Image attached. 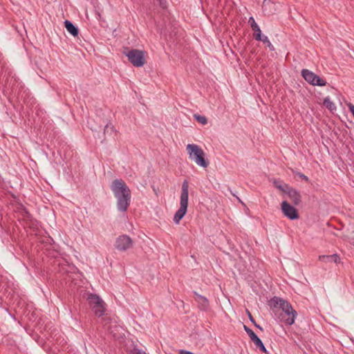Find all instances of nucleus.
<instances>
[{
    "mask_svg": "<svg viewBox=\"0 0 354 354\" xmlns=\"http://www.w3.org/2000/svg\"><path fill=\"white\" fill-rule=\"evenodd\" d=\"M195 300L198 303V308L202 311H208L209 310V300L204 296L198 294L197 292H194Z\"/></svg>",
    "mask_w": 354,
    "mask_h": 354,
    "instance_id": "obj_10",
    "label": "nucleus"
},
{
    "mask_svg": "<svg viewBox=\"0 0 354 354\" xmlns=\"http://www.w3.org/2000/svg\"><path fill=\"white\" fill-rule=\"evenodd\" d=\"M111 189L117 199V208L120 212H126L131 203V190L122 179H115L111 185Z\"/></svg>",
    "mask_w": 354,
    "mask_h": 354,
    "instance_id": "obj_1",
    "label": "nucleus"
},
{
    "mask_svg": "<svg viewBox=\"0 0 354 354\" xmlns=\"http://www.w3.org/2000/svg\"><path fill=\"white\" fill-rule=\"evenodd\" d=\"M246 312H247V314L248 315V318H249L250 321L252 324L255 323L256 322H255L254 317H252V314L250 313V312L248 310H247Z\"/></svg>",
    "mask_w": 354,
    "mask_h": 354,
    "instance_id": "obj_30",
    "label": "nucleus"
},
{
    "mask_svg": "<svg viewBox=\"0 0 354 354\" xmlns=\"http://www.w3.org/2000/svg\"><path fill=\"white\" fill-rule=\"evenodd\" d=\"M243 328L245 331L247 333L250 339L255 344L257 342L259 341L260 338L254 333V332L250 329L247 326L244 325Z\"/></svg>",
    "mask_w": 354,
    "mask_h": 354,
    "instance_id": "obj_15",
    "label": "nucleus"
},
{
    "mask_svg": "<svg viewBox=\"0 0 354 354\" xmlns=\"http://www.w3.org/2000/svg\"><path fill=\"white\" fill-rule=\"evenodd\" d=\"M254 344L261 352L268 354V352L261 339L257 342Z\"/></svg>",
    "mask_w": 354,
    "mask_h": 354,
    "instance_id": "obj_24",
    "label": "nucleus"
},
{
    "mask_svg": "<svg viewBox=\"0 0 354 354\" xmlns=\"http://www.w3.org/2000/svg\"><path fill=\"white\" fill-rule=\"evenodd\" d=\"M296 175H297L300 178H301L302 180H304V181H306V183H308L309 182V178L308 176H306V175H304V174L301 173V172H296L295 173Z\"/></svg>",
    "mask_w": 354,
    "mask_h": 354,
    "instance_id": "obj_25",
    "label": "nucleus"
},
{
    "mask_svg": "<svg viewBox=\"0 0 354 354\" xmlns=\"http://www.w3.org/2000/svg\"><path fill=\"white\" fill-rule=\"evenodd\" d=\"M64 26L67 31L73 36L76 37L78 35L79 30L77 27L75 26L71 21L68 20H65Z\"/></svg>",
    "mask_w": 354,
    "mask_h": 354,
    "instance_id": "obj_14",
    "label": "nucleus"
},
{
    "mask_svg": "<svg viewBox=\"0 0 354 354\" xmlns=\"http://www.w3.org/2000/svg\"><path fill=\"white\" fill-rule=\"evenodd\" d=\"M189 183L187 180H185L182 185V190L180 194V208L176 211L174 216V221L178 224L180 221L185 215L188 205V196H189Z\"/></svg>",
    "mask_w": 354,
    "mask_h": 354,
    "instance_id": "obj_2",
    "label": "nucleus"
},
{
    "mask_svg": "<svg viewBox=\"0 0 354 354\" xmlns=\"http://www.w3.org/2000/svg\"><path fill=\"white\" fill-rule=\"evenodd\" d=\"M273 184L276 188H277L280 191L283 192V193H285L286 192V190L288 189V188L289 187V185L288 184H286V183L283 184L279 180H274Z\"/></svg>",
    "mask_w": 354,
    "mask_h": 354,
    "instance_id": "obj_16",
    "label": "nucleus"
},
{
    "mask_svg": "<svg viewBox=\"0 0 354 354\" xmlns=\"http://www.w3.org/2000/svg\"><path fill=\"white\" fill-rule=\"evenodd\" d=\"M145 53L138 49H131L125 53L129 61L136 67L142 66L145 64Z\"/></svg>",
    "mask_w": 354,
    "mask_h": 354,
    "instance_id": "obj_5",
    "label": "nucleus"
},
{
    "mask_svg": "<svg viewBox=\"0 0 354 354\" xmlns=\"http://www.w3.org/2000/svg\"><path fill=\"white\" fill-rule=\"evenodd\" d=\"M273 3L270 2V1H266V0L263 1V8L264 9V10H266V8L267 6H269L270 5H272Z\"/></svg>",
    "mask_w": 354,
    "mask_h": 354,
    "instance_id": "obj_31",
    "label": "nucleus"
},
{
    "mask_svg": "<svg viewBox=\"0 0 354 354\" xmlns=\"http://www.w3.org/2000/svg\"><path fill=\"white\" fill-rule=\"evenodd\" d=\"M259 41H262L263 44H266L270 50L272 51L274 50L273 45L271 44L267 36L263 35L261 37V39H260Z\"/></svg>",
    "mask_w": 354,
    "mask_h": 354,
    "instance_id": "obj_20",
    "label": "nucleus"
},
{
    "mask_svg": "<svg viewBox=\"0 0 354 354\" xmlns=\"http://www.w3.org/2000/svg\"><path fill=\"white\" fill-rule=\"evenodd\" d=\"M282 311L284 315L287 316V318L282 317L281 320L288 326L292 325L295 323V319L297 315V311L293 309L290 304L288 306L286 305L285 309L282 310Z\"/></svg>",
    "mask_w": 354,
    "mask_h": 354,
    "instance_id": "obj_9",
    "label": "nucleus"
},
{
    "mask_svg": "<svg viewBox=\"0 0 354 354\" xmlns=\"http://www.w3.org/2000/svg\"><path fill=\"white\" fill-rule=\"evenodd\" d=\"M159 3V6L162 8L165 9L167 7V0H157Z\"/></svg>",
    "mask_w": 354,
    "mask_h": 354,
    "instance_id": "obj_26",
    "label": "nucleus"
},
{
    "mask_svg": "<svg viewBox=\"0 0 354 354\" xmlns=\"http://www.w3.org/2000/svg\"><path fill=\"white\" fill-rule=\"evenodd\" d=\"M289 304L290 303L288 301L278 297H274L269 301L270 308H272L274 310L277 308L282 310L285 309L286 305L288 306Z\"/></svg>",
    "mask_w": 354,
    "mask_h": 354,
    "instance_id": "obj_12",
    "label": "nucleus"
},
{
    "mask_svg": "<svg viewBox=\"0 0 354 354\" xmlns=\"http://www.w3.org/2000/svg\"><path fill=\"white\" fill-rule=\"evenodd\" d=\"M319 259L325 263L334 262L336 264L341 263V259L337 254H333L331 255H319Z\"/></svg>",
    "mask_w": 354,
    "mask_h": 354,
    "instance_id": "obj_13",
    "label": "nucleus"
},
{
    "mask_svg": "<svg viewBox=\"0 0 354 354\" xmlns=\"http://www.w3.org/2000/svg\"><path fill=\"white\" fill-rule=\"evenodd\" d=\"M323 104L330 111H333L336 109L335 104L330 100L329 97H326L324 99Z\"/></svg>",
    "mask_w": 354,
    "mask_h": 354,
    "instance_id": "obj_17",
    "label": "nucleus"
},
{
    "mask_svg": "<svg viewBox=\"0 0 354 354\" xmlns=\"http://www.w3.org/2000/svg\"><path fill=\"white\" fill-rule=\"evenodd\" d=\"M133 243V240L130 236L126 234H122L116 239L115 247L118 250L124 252L132 248Z\"/></svg>",
    "mask_w": 354,
    "mask_h": 354,
    "instance_id": "obj_7",
    "label": "nucleus"
},
{
    "mask_svg": "<svg viewBox=\"0 0 354 354\" xmlns=\"http://www.w3.org/2000/svg\"><path fill=\"white\" fill-rule=\"evenodd\" d=\"M187 151L190 159L194 160L196 165L206 168L209 165V161L205 158L203 150L197 145L189 144L187 145Z\"/></svg>",
    "mask_w": 354,
    "mask_h": 354,
    "instance_id": "obj_3",
    "label": "nucleus"
},
{
    "mask_svg": "<svg viewBox=\"0 0 354 354\" xmlns=\"http://www.w3.org/2000/svg\"><path fill=\"white\" fill-rule=\"evenodd\" d=\"M115 131V129L113 125L111 124V122H109L106 124L104 129V134H111L112 133Z\"/></svg>",
    "mask_w": 354,
    "mask_h": 354,
    "instance_id": "obj_19",
    "label": "nucleus"
},
{
    "mask_svg": "<svg viewBox=\"0 0 354 354\" xmlns=\"http://www.w3.org/2000/svg\"><path fill=\"white\" fill-rule=\"evenodd\" d=\"M281 210L283 214L290 220L297 219L299 216L296 208L290 205L286 201L281 203Z\"/></svg>",
    "mask_w": 354,
    "mask_h": 354,
    "instance_id": "obj_8",
    "label": "nucleus"
},
{
    "mask_svg": "<svg viewBox=\"0 0 354 354\" xmlns=\"http://www.w3.org/2000/svg\"><path fill=\"white\" fill-rule=\"evenodd\" d=\"M87 301L90 308L96 316L100 317L104 315L106 304L98 295L91 293L87 297Z\"/></svg>",
    "mask_w": 354,
    "mask_h": 354,
    "instance_id": "obj_4",
    "label": "nucleus"
},
{
    "mask_svg": "<svg viewBox=\"0 0 354 354\" xmlns=\"http://www.w3.org/2000/svg\"><path fill=\"white\" fill-rule=\"evenodd\" d=\"M248 22L250 24L251 28H253L255 26H257L258 24L256 23L253 17H250L249 18Z\"/></svg>",
    "mask_w": 354,
    "mask_h": 354,
    "instance_id": "obj_28",
    "label": "nucleus"
},
{
    "mask_svg": "<svg viewBox=\"0 0 354 354\" xmlns=\"http://www.w3.org/2000/svg\"><path fill=\"white\" fill-rule=\"evenodd\" d=\"M347 106L354 117V105L352 103H348L347 104Z\"/></svg>",
    "mask_w": 354,
    "mask_h": 354,
    "instance_id": "obj_29",
    "label": "nucleus"
},
{
    "mask_svg": "<svg viewBox=\"0 0 354 354\" xmlns=\"http://www.w3.org/2000/svg\"><path fill=\"white\" fill-rule=\"evenodd\" d=\"M21 214H22V215L24 217H26L27 218H31L30 214L29 213V212L26 208H23Z\"/></svg>",
    "mask_w": 354,
    "mask_h": 354,
    "instance_id": "obj_27",
    "label": "nucleus"
},
{
    "mask_svg": "<svg viewBox=\"0 0 354 354\" xmlns=\"http://www.w3.org/2000/svg\"><path fill=\"white\" fill-rule=\"evenodd\" d=\"M194 117L198 122H199L203 125H205L207 123V120L205 116L195 114L194 115Z\"/></svg>",
    "mask_w": 354,
    "mask_h": 354,
    "instance_id": "obj_21",
    "label": "nucleus"
},
{
    "mask_svg": "<svg viewBox=\"0 0 354 354\" xmlns=\"http://www.w3.org/2000/svg\"><path fill=\"white\" fill-rule=\"evenodd\" d=\"M254 344L261 352L268 354V352L261 339L257 342Z\"/></svg>",
    "mask_w": 354,
    "mask_h": 354,
    "instance_id": "obj_22",
    "label": "nucleus"
},
{
    "mask_svg": "<svg viewBox=\"0 0 354 354\" xmlns=\"http://www.w3.org/2000/svg\"><path fill=\"white\" fill-rule=\"evenodd\" d=\"M295 205H299L301 201V196L297 189L289 186L285 192Z\"/></svg>",
    "mask_w": 354,
    "mask_h": 354,
    "instance_id": "obj_11",
    "label": "nucleus"
},
{
    "mask_svg": "<svg viewBox=\"0 0 354 354\" xmlns=\"http://www.w3.org/2000/svg\"><path fill=\"white\" fill-rule=\"evenodd\" d=\"M253 324L259 330H263V328L260 325L257 324L256 322L254 323Z\"/></svg>",
    "mask_w": 354,
    "mask_h": 354,
    "instance_id": "obj_32",
    "label": "nucleus"
},
{
    "mask_svg": "<svg viewBox=\"0 0 354 354\" xmlns=\"http://www.w3.org/2000/svg\"><path fill=\"white\" fill-rule=\"evenodd\" d=\"M301 75L311 85L324 86L326 84V82L324 80L308 69H302Z\"/></svg>",
    "mask_w": 354,
    "mask_h": 354,
    "instance_id": "obj_6",
    "label": "nucleus"
},
{
    "mask_svg": "<svg viewBox=\"0 0 354 354\" xmlns=\"http://www.w3.org/2000/svg\"><path fill=\"white\" fill-rule=\"evenodd\" d=\"M252 29L254 32V35H253L254 39H256L257 41H259V40L261 39V37L263 35L261 34V30L259 26H254V28H253Z\"/></svg>",
    "mask_w": 354,
    "mask_h": 354,
    "instance_id": "obj_18",
    "label": "nucleus"
},
{
    "mask_svg": "<svg viewBox=\"0 0 354 354\" xmlns=\"http://www.w3.org/2000/svg\"><path fill=\"white\" fill-rule=\"evenodd\" d=\"M254 344L261 352L268 354V352L261 339L257 342Z\"/></svg>",
    "mask_w": 354,
    "mask_h": 354,
    "instance_id": "obj_23",
    "label": "nucleus"
}]
</instances>
